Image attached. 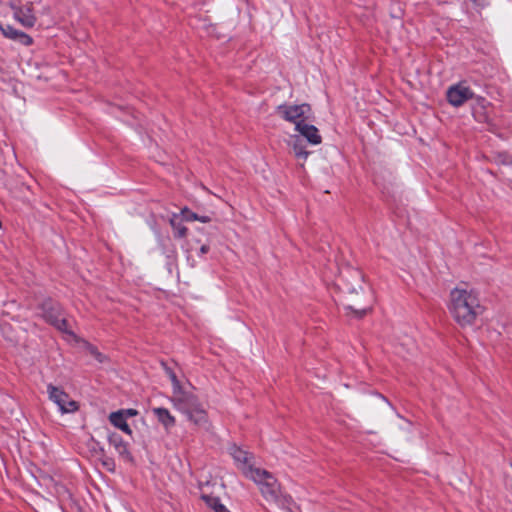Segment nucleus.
Returning a JSON list of instances; mask_svg holds the SVG:
<instances>
[{"instance_id": "9d476101", "label": "nucleus", "mask_w": 512, "mask_h": 512, "mask_svg": "<svg viewBox=\"0 0 512 512\" xmlns=\"http://www.w3.org/2000/svg\"><path fill=\"white\" fill-rule=\"evenodd\" d=\"M108 443L118 453L120 459L126 463L133 462V456L129 450V445L123 438L115 432L108 434Z\"/></svg>"}, {"instance_id": "0eeeda50", "label": "nucleus", "mask_w": 512, "mask_h": 512, "mask_svg": "<svg viewBox=\"0 0 512 512\" xmlns=\"http://www.w3.org/2000/svg\"><path fill=\"white\" fill-rule=\"evenodd\" d=\"M49 399L54 402L61 413H72L78 410V404L72 400L62 389L52 385H47Z\"/></svg>"}, {"instance_id": "423d86ee", "label": "nucleus", "mask_w": 512, "mask_h": 512, "mask_svg": "<svg viewBox=\"0 0 512 512\" xmlns=\"http://www.w3.org/2000/svg\"><path fill=\"white\" fill-rule=\"evenodd\" d=\"M44 319L52 324L59 331L74 336L72 331L69 329L67 320L63 317L60 307L51 301L45 302L42 305Z\"/></svg>"}, {"instance_id": "f8f14e48", "label": "nucleus", "mask_w": 512, "mask_h": 512, "mask_svg": "<svg viewBox=\"0 0 512 512\" xmlns=\"http://www.w3.org/2000/svg\"><path fill=\"white\" fill-rule=\"evenodd\" d=\"M296 131H298L300 135L306 138V140L312 145H318L322 141V137L319 134L318 129L308 122H304L296 129Z\"/></svg>"}, {"instance_id": "bb28decb", "label": "nucleus", "mask_w": 512, "mask_h": 512, "mask_svg": "<svg viewBox=\"0 0 512 512\" xmlns=\"http://www.w3.org/2000/svg\"><path fill=\"white\" fill-rule=\"evenodd\" d=\"M477 119H478V121H488L486 116H481V117H478Z\"/></svg>"}, {"instance_id": "2eb2a0df", "label": "nucleus", "mask_w": 512, "mask_h": 512, "mask_svg": "<svg viewBox=\"0 0 512 512\" xmlns=\"http://www.w3.org/2000/svg\"><path fill=\"white\" fill-rule=\"evenodd\" d=\"M288 144L292 147L296 158L301 159L303 161L307 159L310 152L306 150L305 145L303 144V141L300 138V136H291Z\"/></svg>"}, {"instance_id": "dca6fc26", "label": "nucleus", "mask_w": 512, "mask_h": 512, "mask_svg": "<svg viewBox=\"0 0 512 512\" xmlns=\"http://www.w3.org/2000/svg\"><path fill=\"white\" fill-rule=\"evenodd\" d=\"M163 367H164L165 373L168 375V377L170 378V380L172 382L173 392H172V396L170 398V401L172 402V400L182 397L183 395L188 393V391H185L182 388L176 374L174 373V371L171 368H169L165 364H163Z\"/></svg>"}, {"instance_id": "9b49d317", "label": "nucleus", "mask_w": 512, "mask_h": 512, "mask_svg": "<svg viewBox=\"0 0 512 512\" xmlns=\"http://www.w3.org/2000/svg\"><path fill=\"white\" fill-rule=\"evenodd\" d=\"M0 30L6 38L14 40L24 46H30L33 44V39L31 36H29L23 31L14 28L11 25L0 24Z\"/></svg>"}, {"instance_id": "f03ea898", "label": "nucleus", "mask_w": 512, "mask_h": 512, "mask_svg": "<svg viewBox=\"0 0 512 512\" xmlns=\"http://www.w3.org/2000/svg\"><path fill=\"white\" fill-rule=\"evenodd\" d=\"M249 479L258 486L266 501L274 503L287 512L298 509L293 498L281 490L279 482L269 471L258 468Z\"/></svg>"}, {"instance_id": "1a4fd4ad", "label": "nucleus", "mask_w": 512, "mask_h": 512, "mask_svg": "<svg viewBox=\"0 0 512 512\" xmlns=\"http://www.w3.org/2000/svg\"><path fill=\"white\" fill-rule=\"evenodd\" d=\"M473 96V91L464 83L453 85L447 90V100L455 107L463 105L466 101L472 99Z\"/></svg>"}, {"instance_id": "39448f33", "label": "nucleus", "mask_w": 512, "mask_h": 512, "mask_svg": "<svg viewBox=\"0 0 512 512\" xmlns=\"http://www.w3.org/2000/svg\"><path fill=\"white\" fill-rule=\"evenodd\" d=\"M229 453L237 468L246 478L249 479L250 476L258 469V467L254 466V455L249 451L233 444L229 447Z\"/></svg>"}, {"instance_id": "20e7f679", "label": "nucleus", "mask_w": 512, "mask_h": 512, "mask_svg": "<svg viewBox=\"0 0 512 512\" xmlns=\"http://www.w3.org/2000/svg\"><path fill=\"white\" fill-rule=\"evenodd\" d=\"M277 115L283 120L295 125V130L304 122L311 120V107L309 104H282L276 108Z\"/></svg>"}, {"instance_id": "4be33fe9", "label": "nucleus", "mask_w": 512, "mask_h": 512, "mask_svg": "<svg viewBox=\"0 0 512 512\" xmlns=\"http://www.w3.org/2000/svg\"><path fill=\"white\" fill-rule=\"evenodd\" d=\"M118 412H120L127 419L138 415V411L136 409H132V408L121 409V410H118Z\"/></svg>"}, {"instance_id": "393cba45", "label": "nucleus", "mask_w": 512, "mask_h": 512, "mask_svg": "<svg viewBox=\"0 0 512 512\" xmlns=\"http://www.w3.org/2000/svg\"><path fill=\"white\" fill-rule=\"evenodd\" d=\"M208 251H209V246L208 245H202L201 246V248H200V253L201 254H206Z\"/></svg>"}, {"instance_id": "f257e3e1", "label": "nucleus", "mask_w": 512, "mask_h": 512, "mask_svg": "<svg viewBox=\"0 0 512 512\" xmlns=\"http://www.w3.org/2000/svg\"><path fill=\"white\" fill-rule=\"evenodd\" d=\"M448 309L453 319L462 327L471 326L483 313L477 294L462 287L451 290Z\"/></svg>"}, {"instance_id": "a878e982", "label": "nucleus", "mask_w": 512, "mask_h": 512, "mask_svg": "<svg viewBox=\"0 0 512 512\" xmlns=\"http://www.w3.org/2000/svg\"><path fill=\"white\" fill-rule=\"evenodd\" d=\"M477 119H478V121H488L486 116H481V117H478Z\"/></svg>"}, {"instance_id": "412c9836", "label": "nucleus", "mask_w": 512, "mask_h": 512, "mask_svg": "<svg viewBox=\"0 0 512 512\" xmlns=\"http://www.w3.org/2000/svg\"><path fill=\"white\" fill-rule=\"evenodd\" d=\"M181 216H182L183 220L187 221V222L197 221V218H198V214L192 212L187 207H185L181 210Z\"/></svg>"}, {"instance_id": "a211bd4d", "label": "nucleus", "mask_w": 512, "mask_h": 512, "mask_svg": "<svg viewBox=\"0 0 512 512\" xmlns=\"http://www.w3.org/2000/svg\"><path fill=\"white\" fill-rule=\"evenodd\" d=\"M177 218L178 215L174 214L170 219V224L173 228L174 236L177 238H184L187 235L188 229L181 223L177 222Z\"/></svg>"}, {"instance_id": "7ed1b4c3", "label": "nucleus", "mask_w": 512, "mask_h": 512, "mask_svg": "<svg viewBox=\"0 0 512 512\" xmlns=\"http://www.w3.org/2000/svg\"><path fill=\"white\" fill-rule=\"evenodd\" d=\"M174 408L183 413L187 419L198 428L205 431L211 429V422L208 414L200 403L198 397L192 392H188L180 398L172 400Z\"/></svg>"}, {"instance_id": "5701e85b", "label": "nucleus", "mask_w": 512, "mask_h": 512, "mask_svg": "<svg viewBox=\"0 0 512 512\" xmlns=\"http://www.w3.org/2000/svg\"><path fill=\"white\" fill-rule=\"evenodd\" d=\"M476 7H483L487 4V0H469Z\"/></svg>"}, {"instance_id": "6ab92c4d", "label": "nucleus", "mask_w": 512, "mask_h": 512, "mask_svg": "<svg viewBox=\"0 0 512 512\" xmlns=\"http://www.w3.org/2000/svg\"><path fill=\"white\" fill-rule=\"evenodd\" d=\"M84 346L87 352L95 358L99 363H104L106 361L105 355H103L95 346L88 342H84Z\"/></svg>"}, {"instance_id": "b1692460", "label": "nucleus", "mask_w": 512, "mask_h": 512, "mask_svg": "<svg viewBox=\"0 0 512 512\" xmlns=\"http://www.w3.org/2000/svg\"><path fill=\"white\" fill-rule=\"evenodd\" d=\"M197 221H200L202 223H209L211 221V218L207 215H198Z\"/></svg>"}, {"instance_id": "ddd939ff", "label": "nucleus", "mask_w": 512, "mask_h": 512, "mask_svg": "<svg viewBox=\"0 0 512 512\" xmlns=\"http://www.w3.org/2000/svg\"><path fill=\"white\" fill-rule=\"evenodd\" d=\"M152 412L156 416L157 420L164 426L166 431H169L175 426L176 419L171 415L168 409L156 407L152 409Z\"/></svg>"}, {"instance_id": "aec40b11", "label": "nucleus", "mask_w": 512, "mask_h": 512, "mask_svg": "<svg viewBox=\"0 0 512 512\" xmlns=\"http://www.w3.org/2000/svg\"><path fill=\"white\" fill-rule=\"evenodd\" d=\"M345 309L347 310V313L348 314H352L355 318H362L364 317L368 311L370 310L369 307H356V306H352V305H348L345 307Z\"/></svg>"}, {"instance_id": "f3484780", "label": "nucleus", "mask_w": 512, "mask_h": 512, "mask_svg": "<svg viewBox=\"0 0 512 512\" xmlns=\"http://www.w3.org/2000/svg\"><path fill=\"white\" fill-rule=\"evenodd\" d=\"M202 500L206 505L211 508L214 512H230L221 502L218 497L210 495H202Z\"/></svg>"}, {"instance_id": "4468645a", "label": "nucleus", "mask_w": 512, "mask_h": 512, "mask_svg": "<svg viewBox=\"0 0 512 512\" xmlns=\"http://www.w3.org/2000/svg\"><path fill=\"white\" fill-rule=\"evenodd\" d=\"M109 422L117 429L121 430L125 434L132 436V430L127 423V418H125L120 412L115 411L110 413Z\"/></svg>"}, {"instance_id": "6e6552de", "label": "nucleus", "mask_w": 512, "mask_h": 512, "mask_svg": "<svg viewBox=\"0 0 512 512\" xmlns=\"http://www.w3.org/2000/svg\"><path fill=\"white\" fill-rule=\"evenodd\" d=\"M9 7L14 12V19L18 21L25 28H32L37 21L34 13V6L32 2H27L22 6L14 2L9 3Z\"/></svg>"}]
</instances>
